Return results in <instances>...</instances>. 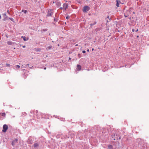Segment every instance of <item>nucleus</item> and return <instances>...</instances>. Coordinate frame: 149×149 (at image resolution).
<instances>
[{
    "mask_svg": "<svg viewBox=\"0 0 149 149\" xmlns=\"http://www.w3.org/2000/svg\"><path fill=\"white\" fill-rule=\"evenodd\" d=\"M18 141V140L17 139H16L15 140H13L12 143V145L13 146H14L15 144Z\"/></svg>",
    "mask_w": 149,
    "mask_h": 149,
    "instance_id": "6e6552de",
    "label": "nucleus"
},
{
    "mask_svg": "<svg viewBox=\"0 0 149 149\" xmlns=\"http://www.w3.org/2000/svg\"><path fill=\"white\" fill-rule=\"evenodd\" d=\"M44 70H46V67H45V68H44Z\"/></svg>",
    "mask_w": 149,
    "mask_h": 149,
    "instance_id": "58836bf2",
    "label": "nucleus"
},
{
    "mask_svg": "<svg viewBox=\"0 0 149 149\" xmlns=\"http://www.w3.org/2000/svg\"><path fill=\"white\" fill-rule=\"evenodd\" d=\"M33 66H31V67H29V68H30L32 69V68H33Z\"/></svg>",
    "mask_w": 149,
    "mask_h": 149,
    "instance_id": "7c9ffc66",
    "label": "nucleus"
},
{
    "mask_svg": "<svg viewBox=\"0 0 149 149\" xmlns=\"http://www.w3.org/2000/svg\"><path fill=\"white\" fill-rule=\"evenodd\" d=\"M139 37V36H137V38H138Z\"/></svg>",
    "mask_w": 149,
    "mask_h": 149,
    "instance_id": "c03bdc74",
    "label": "nucleus"
},
{
    "mask_svg": "<svg viewBox=\"0 0 149 149\" xmlns=\"http://www.w3.org/2000/svg\"><path fill=\"white\" fill-rule=\"evenodd\" d=\"M116 6L118 7H119V4L120 3H121L120 1L119 0H116Z\"/></svg>",
    "mask_w": 149,
    "mask_h": 149,
    "instance_id": "9d476101",
    "label": "nucleus"
},
{
    "mask_svg": "<svg viewBox=\"0 0 149 149\" xmlns=\"http://www.w3.org/2000/svg\"><path fill=\"white\" fill-rule=\"evenodd\" d=\"M22 12H24L25 14H26L27 13V11L26 10H22Z\"/></svg>",
    "mask_w": 149,
    "mask_h": 149,
    "instance_id": "a211bd4d",
    "label": "nucleus"
},
{
    "mask_svg": "<svg viewBox=\"0 0 149 149\" xmlns=\"http://www.w3.org/2000/svg\"><path fill=\"white\" fill-rule=\"evenodd\" d=\"M1 115L3 116H5L6 115V114L5 113H0Z\"/></svg>",
    "mask_w": 149,
    "mask_h": 149,
    "instance_id": "aec40b11",
    "label": "nucleus"
},
{
    "mask_svg": "<svg viewBox=\"0 0 149 149\" xmlns=\"http://www.w3.org/2000/svg\"><path fill=\"white\" fill-rule=\"evenodd\" d=\"M29 64H28L25 65V67H24L25 68L27 66H29Z\"/></svg>",
    "mask_w": 149,
    "mask_h": 149,
    "instance_id": "393cba45",
    "label": "nucleus"
},
{
    "mask_svg": "<svg viewBox=\"0 0 149 149\" xmlns=\"http://www.w3.org/2000/svg\"><path fill=\"white\" fill-rule=\"evenodd\" d=\"M56 3L57 6L59 7L61 5V3L59 1L56 2Z\"/></svg>",
    "mask_w": 149,
    "mask_h": 149,
    "instance_id": "4468645a",
    "label": "nucleus"
},
{
    "mask_svg": "<svg viewBox=\"0 0 149 149\" xmlns=\"http://www.w3.org/2000/svg\"><path fill=\"white\" fill-rule=\"evenodd\" d=\"M116 143H119V142H116Z\"/></svg>",
    "mask_w": 149,
    "mask_h": 149,
    "instance_id": "37998d69",
    "label": "nucleus"
},
{
    "mask_svg": "<svg viewBox=\"0 0 149 149\" xmlns=\"http://www.w3.org/2000/svg\"><path fill=\"white\" fill-rule=\"evenodd\" d=\"M39 143H36L33 144V147L35 148L39 146Z\"/></svg>",
    "mask_w": 149,
    "mask_h": 149,
    "instance_id": "ddd939ff",
    "label": "nucleus"
},
{
    "mask_svg": "<svg viewBox=\"0 0 149 149\" xmlns=\"http://www.w3.org/2000/svg\"><path fill=\"white\" fill-rule=\"evenodd\" d=\"M6 65L7 67H9L10 66V65L9 64L7 63Z\"/></svg>",
    "mask_w": 149,
    "mask_h": 149,
    "instance_id": "a878e982",
    "label": "nucleus"
},
{
    "mask_svg": "<svg viewBox=\"0 0 149 149\" xmlns=\"http://www.w3.org/2000/svg\"><path fill=\"white\" fill-rule=\"evenodd\" d=\"M15 68H16V69L19 68L20 67V66L19 65H15Z\"/></svg>",
    "mask_w": 149,
    "mask_h": 149,
    "instance_id": "f3484780",
    "label": "nucleus"
},
{
    "mask_svg": "<svg viewBox=\"0 0 149 149\" xmlns=\"http://www.w3.org/2000/svg\"><path fill=\"white\" fill-rule=\"evenodd\" d=\"M7 12H8V13H9V10H8V11H7Z\"/></svg>",
    "mask_w": 149,
    "mask_h": 149,
    "instance_id": "ea45409f",
    "label": "nucleus"
},
{
    "mask_svg": "<svg viewBox=\"0 0 149 149\" xmlns=\"http://www.w3.org/2000/svg\"><path fill=\"white\" fill-rule=\"evenodd\" d=\"M2 15L3 16V18L2 19L3 21H5L8 19L9 17L6 15V13L3 14Z\"/></svg>",
    "mask_w": 149,
    "mask_h": 149,
    "instance_id": "423d86ee",
    "label": "nucleus"
},
{
    "mask_svg": "<svg viewBox=\"0 0 149 149\" xmlns=\"http://www.w3.org/2000/svg\"><path fill=\"white\" fill-rule=\"evenodd\" d=\"M93 50H94V49H93H93H92V51H93Z\"/></svg>",
    "mask_w": 149,
    "mask_h": 149,
    "instance_id": "a18cd8bd",
    "label": "nucleus"
},
{
    "mask_svg": "<svg viewBox=\"0 0 149 149\" xmlns=\"http://www.w3.org/2000/svg\"><path fill=\"white\" fill-rule=\"evenodd\" d=\"M107 18L108 19H109V21H110L111 19V18L109 16H108L107 17Z\"/></svg>",
    "mask_w": 149,
    "mask_h": 149,
    "instance_id": "b1692460",
    "label": "nucleus"
},
{
    "mask_svg": "<svg viewBox=\"0 0 149 149\" xmlns=\"http://www.w3.org/2000/svg\"><path fill=\"white\" fill-rule=\"evenodd\" d=\"M60 9H61V10L63 9V7H61Z\"/></svg>",
    "mask_w": 149,
    "mask_h": 149,
    "instance_id": "c756f323",
    "label": "nucleus"
},
{
    "mask_svg": "<svg viewBox=\"0 0 149 149\" xmlns=\"http://www.w3.org/2000/svg\"><path fill=\"white\" fill-rule=\"evenodd\" d=\"M125 67H126V65H125Z\"/></svg>",
    "mask_w": 149,
    "mask_h": 149,
    "instance_id": "09e8293b",
    "label": "nucleus"
},
{
    "mask_svg": "<svg viewBox=\"0 0 149 149\" xmlns=\"http://www.w3.org/2000/svg\"><path fill=\"white\" fill-rule=\"evenodd\" d=\"M112 138L113 140L120 139L121 138V137L118 134H115L112 137Z\"/></svg>",
    "mask_w": 149,
    "mask_h": 149,
    "instance_id": "f03ea898",
    "label": "nucleus"
},
{
    "mask_svg": "<svg viewBox=\"0 0 149 149\" xmlns=\"http://www.w3.org/2000/svg\"><path fill=\"white\" fill-rule=\"evenodd\" d=\"M21 38L23 39V40L24 41H27L29 40V38H26L25 36H22Z\"/></svg>",
    "mask_w": 149,
    "mask_h": 149,
    "instance_id": "f8f14e48",
    "label": "nucleus"
},
{
    "mask_svg": "<svg viewBox=\"0 0 149 149\" xmlns=\"http://www.w3.org/2000/svg\"><path fill=\"white\" fill-rule=\"evenodd\" d=\"M68 3H64L63 5V9L65 10H66L68 8Z\"/></svg>",
    "mask_w": 149,
    "mask_h": 149,
    "instance_id": "0eeeda50",
    "label": "nucleus"
},
{
    "mask_svg": "<svg viewBox=\"0 0 149 149\" xmlns=\"http://www.w3.org/2000/svg\"><path fill=\"white\" fill-rule=\"evenodd\" d=\"M90 10V8L88 6H84L83 9V12H86Z\"/></svg>",
    "mask_w": 149,
    "mask_h": 149,
    "instance_id": "20e7f679",
    "label": "nucleus"
},
{
    "mask_svg": "<svg viewBox=\"0 0 149 149\" xmlns=\"http://www.w3.org/2000/svg\"><path fill=\"white\" fill-rule=\"evenodd\" d=\"M1 70V69H0V70Z\"/></svg>",
    "mask_w": 149,
    "mask_h": 149,
    "instance_id": "8fccbe9b",
    "label": "nucleus"
},
{
    "mask_svg": "<svg viewBox=\"0 0 149 149\" xmlns=\"http://www.w3.org/2000/svg\"><path fill=\"white\" fill-rule=\"evenodd\" d=\"M58 46H59V44H58Z\"/></svg>",
    "mask_w": 149,
    "mask_h": 149,
    "instance_id": "de8ad7c7",
    "label": "nucleus"
},
{
    "mask_svg": "<svg viewBox=\"0 0 149 149\" xmlns=\"http://www.w3.org/2000/svg\"><path fill=\"white\" fill-rule=\"evenodd\" d=\"M108 148L109 149H113V146L111 145H109L108 146Z\"/></svg>",
    "mask_w": 149,
    "mask_h": 149,
    "instance_id": "dca6fc26",
    "label": "nucleus"
},
{
    "mask_svg": "<svg viewBox=\"0 0 149 149\" xmlns=\"http://www.w3.org/2000/svg\"><path fill=\"white\" fill-rule=\"evenodd\" d=\"M107 18H106V20L107 22H109V21L108 20H107Z\"/></svg>",
    "mask_w": 149,
    "mask_h": 149,
    "instance_id": "72a5a7b5",
    "label": "nucleus"
},
{
    "mask_svg": "<svg viewBox=\"0 0 149 149\" xmlns=\"http://www.w3.org/2000/svg\"><path fill=\"white\" fill-rule=\"evenodd\" d=\"M22 47L23 48H25V45H24V46H23Z\"/></svg>",
    "mask_w": 149,
    "mask_h": 149,
    "instance_id": "c9c22d12",
    "label": "nucleus"
},
{
    "mask_svg": "<svg viewBox=\"0 0 149 149\" xmlns=\"http://www.w3.org/2000/svg\"><path fill=\"white\" fill-rule=\"evenodd\" d=\"M7 43L9 45H12L13 44V42L11 41H8L7 42Z\"/></svg>",
    "mask_w": 149,
    "mask_h": 149,
    "instance_id": "2eb2a0df",
    "label": "nucleus"
},
{
    "mask_svg": "<svg viewBox=\"0 0 149 149\" xmlns=\"http://www.w3.org/2000/svg\"><path fill=\"white\" fill-rule=\"evenodd\" d=\"M54 21L56 22H57L58 20V19H57V18H54Z\"/></svg>",
    "mask_w": 149,
    "mask_h": 149,
    "instance_id": "5701e85b",
    "label": "nucleus"
},
{
    "mask_svg": "<svg viewBox=\"0 0 149 149\" xmlns=\"http://www.w3.org/2000/svg\"><path fill=\"white\" fill-rule=\"evenodd\" d=\"M77 69L79 71H80L81 70V67L79 65H77Z\"/></svg>",
    "mask_w": 149,
    "mask_h": 149,
    "instance_id": "9b49d317",
    "label": "nucleus"
},
{
    "mask_svg": "<svg viewBox=\"0 0 149 149\" xmlns=\"http://www.w3.org/2000/svg\"><path fill=\"white\" fill-rule=\"evenodd\" d=\"M82 53H86V51H85V50H83V51H82Z\"/></svg>",
    "mask_w": 149,
    "mask_h": 149,
    "instance_id": "c85d7f7f",
    "label": "nucleus"
},
{
    "mask_svg": "<svg viewBox=\"0 0 149 149\" xmlns=\"http://www.w3.org/2000/svg\"><path fill=\"white\" fill-rule=\"evenodd\" d=\"M71 59V58L70 57H69V61Z\"/></svg>",
    "mask_w": 149,
    "mask_h": 149,
    "instance_id": "473e14b6",
    "label": "nucleus"
},
{
    "mask_svg": "<svg viewBox=\"0 0 149 149\" xmlns=\"http://www.w3.org/2000/svg\"><path fill=\"white\" fill-rule=\"evenodd\" d=\"M138 29H137L135 31L136 32L137 31H138Z\"/></svg>",
    "mask_w": 149,
    "mask_h": 149,
    "instance_id": "4c0bfd02",
    "label": "nucleus"
},
{
    "mask_svg": "<svg viewBox=\"0 0 149 149\" xmlns=\"http://www.w3.org/2000/svg\"><path fill=\"white\" fill-rule=\"evenodd\" d=\"M47 30V29H42V31H44V32H45V31H46Z\"/></svg>",
    "mask_w": 149,
    "mask_h": 149,
    "instance_id": "412c9836",
    "label": "nucleus"
},
{
    "mask_svg": "<svg viewBox=\"0 0 149 149\" xmlns=\"http://www.w3.org/2000/svg\"><path fill=\"white\" fill-rule=\"evenodd\" d=\"M8 19H10L12 22H14V19L12 18L9 17Z\"/></svg>",
    "mask_w": 149,
    "mask_h": 149,
    "instance_id": "6ab92c4d",
    "label": "nucleus"
},
{
    "mask_svg": "<svg viewBox=\"0 0 149 149\" xmlns=\"http://www.w3.org/2000/svg\"><path fill=\"white\" fill-rule=\"evenodd\" d=\"M66 17L67 19H68L70 18V16L69 15H67Z\"/></svg>",
    "mask_w": 149,
    "mask_h": 149,
    "instance_id": "4be33fe9",
    "label": "nucleus"
},
{
    "mask_svg": "<svg viewBox=\"0 0 149 149\" xmlns=\"http://www.w3.org/2000/svg\"><path fill=\"white\" fill-rule=\"evenodd\" d=\"M129 19H131V17H130V18H129Z\"/></svg>",
    "mask_w": 149,
    "mask_h": 149,
    "instance_id": "49530a36",
    "label": "nucleus"
},
{
    "mask_svg": "<svg viewBox=\"0 0 149 149\" xmlns=\"http://www.w3.org/2000/svg\"><path fill=\"white\" fill-rule=\"evenodd\" d=\"M53 14V10L51 9H49L48 10L47 12V17L52 16Z\"/></svg>",
    "mask_w": 149,
    "mask_h": 149,
    "instance_id": "7ed1b4c3",
    "label": "nucleus"
},
{
    "mask_svg": "<svg viewBox=\"0 0 149 149\" xmlns=\"http://www.w3.org/2000/svg\"><path fill=\"white\" fill-rule=\"evenodd\" d=\"M96 23V22H95V23L94 24H90V25H91V26H93V25H94Z\"/></svg>",
    "mask_w": 149,
    "mask_h": 149,
    "instance_id": "cd10ccee",
    "label": "nucleus"
},
{
    "mask_svg": "<svg viewBox=\"0 0 149 149\" xmlns=\"http://www.w3.org/2000/svg\"><path fill=\"white\" fill-rule=\"evenodd\" d=\"M3 128L2 132H6L8 128V125L6 124L4 125L3 126Z\"/></svg>",
    "mask_w": 149,
    "mask_h": 149,
    "instance_id": "39448f33",
    "label": "nucleus"
},
{
    "mask_svg": "<svg viewBox=\"0 0 149 149\" xmlns=\"http://www.w3.org/2000/svg\"><path fill=\"white\" fill-rule=\"evenodd\" d=\"M87 52H89V49H88V50H87Z\"/></svg>",
    "mask_w": 149,
    "mask_h": 149,
    "instance_id": "a19ab883",
    "label": "nucleus"
},
{
    "mask_svg": "<svg viewBox=\"0 0 149 149\" xmlns=\"http://www.w3.org/2000/svg\"><path fill=\"white\" fill-rule=\"evenodd\" d=\"M37 51H40V50H39V49H37L36 50Z\"/></svg>",
    "mask_w": 149,
    "mask_h": 149,
    "instance_id": "f704fd0d",
    "label": "nucleus"
},
{
    "mask_svg": "<svg viewBox=\"0 0 149 149\" xmlns=\"http://www.w3.org/2000/svg\"><path fill=\"white\" fill-rule=\"evenodd\" d=\"M27 143L29 144H31L33 143V140L31 138L29 137L27 141Z\"/></svg>",
    "mask_w": 149,
    "mask_h": 149,
    "instance_id": "1a4fd4ad",
    "label": "nucleus"
},
{
    "mask_svg": "<svg viewBox=\"0 0 149 149\" xmlns=\"http://www.w3.org/2000/svg\"><path fill=\"white\" fill-rule=\"evenodd\" d=\"M38 111L36 110V113H37L38 112Z\"/></svg>",
    "mask_w": 149,
    "mask_h": 149,
    "instance_id": "79ce46f5",
    "label": "nucleus"
},
{
    "mask_svg": "<svg viewBox=\"0 0 149 149\" xmlns=\"http://www.w3.org/2000/svg\"><path fill=\"white\" fill-rule=\"evenodd\" d=\"M78 45V44H77L75 45L76 46H77Z\"/></svg>",
    "mask_w": 149,
    "mask_h": 149,
    "instance_id": "e433bc0d",
    "label": "nucleus"
},
{
    "mask_svg": "<svg viewBox=\"0 0 149 149\" xmlns=\"http://www.w3.org/2000/svg\"><path fill=\"white\" fill-rule=\"evenodd\" d=\"M132 8H130L128 10H126L124 13V16L126 17L129 16L131 13Z\"/></svg>",
    "mask_w": 149,
    "mask_h": 149,
    "instance_id": "f257e3e1",
    "label": "nucleus"
},
{
    "mask_svg": "<svg viewBox=\"0 0 149 149\" xmlns=\"http://www.w3.org/2000/svg\"><path fill=\"white\" fill-rule=\"evenodd\" d=\"M52 47L51 46H49L48 47V49H51V48Z\"/></svg>",
    "mask_w": 149,
    "mask_h": 149,
    "instance_id": "bb28decb",
    "label": "nucleus"
},
{
    "mask_svg": "<svg viewBox=\"0 0 149 149\" xmlns=\"http://www.w3.org/2000/svg\"><path fill=\"white\" fill-rule=\"evenodd\" d=\"M132 31L133 32H134V29H132Z\"/></svg>",
    "mask_w": 149,
    "mask_h": 149,
    "instance_id": "2f4dec72",
    "label": "nucleus"
}]
</instances>
